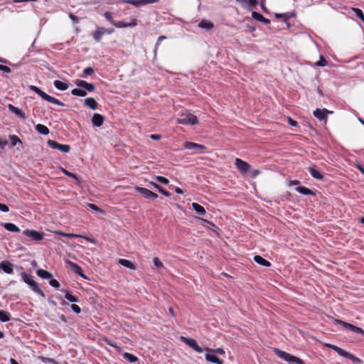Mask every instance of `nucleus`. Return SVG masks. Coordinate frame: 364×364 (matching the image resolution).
I'll use <instances>...</instances> for the list:
<instances>
[{
	"label": "nucleus",
	"mask_w": 364,
	"mask_h": 364,
	"mask_svg": "<svg viewBox=\"0 0 364 364\" xmlns=\"http://www.w3.org/2000/svg\"><path fill=\"white\" fill-rule=\"evenodd\" d=\"M22 280L27 284L29 287L37 294L42 297H45L44 292L40 289L37 282L33 280V277L25 272L21 273Z\"/></svg>",
	"instance_id": "1"
},
{
	"label": "nucleus",
	"mask_w": 364,
	"mask_h": 364,
	"mask_svg": "<svg viewBox=\"0 0 364 364\" xmlns=\"http://www.w3.org/2000/svg\"><path fill=\"white\" fill-rule=\"evenodd\" d=\"M29 89L33 91L34 92H36L37 95H38L40 97H41L43 100H46L50 103H53V104H55V105H57L59 106H65V104L63 102H62L59 100L46 94L45 92H43L42 90H41L40 88H38V87H36L35 85H30Z\"/></svg>",
	"instance_id": "2"
},
{
	"label": "nucleus",
	"mask_w": 364,
	"mask_h": 364,
	"mask_svg": "<svg viewBox=\"0 0 364 364\" xmlns=\"http://www.w3.org/2000/svg\"><path fill=\"white\" fill-rule=\"evenodd\" d=\"M104 16L105 18L109 21L112 24H113L114 26L117 28H127V27H133L136 26V18H131L130 22H124V21H114L113 20L112 14L110 12H105L104 14Z\"/></svg>",
	"instance_id": "3"
},
{
	"label": "nucleus",
	"mask_w": 364,
	"mask_h": 364,
	"mask_svg": "<svg viewBox=\"0 0 364 364\" xmlns=\"http://www.w3.org/2000/svg\"><path fill=\"white\" fill-rule=\"evenodd\" d=\"M324 345H325V346L334 350L341 356L347 358L357 363H360V364L363 363V361L360 358L355 357V355L350 353L349 352H347L346 350H345L335 345H333L331 343H325Z\"/></svg>",
	"instance_id": "4"
},
{
	"label": "nucleus",
	"mask_w": 364,
	"mask_h": 364,
	"mask_svg": "<svg viewBox=\"0 0 364 364\" xmlns=\"http://www.w3.org/2000/svg\"><path fill=\"white\" fill-rule=\"evenodd\" d=\"M324 345H325V346L334 350L341 356L347 358L357 363H360V364L363 363V361L360 358L355 357V355L350 353L349 352H347L346 350H345L335 345H333L331 343H325Z\"/></svg>",
	"instance_id": "5"
},
{
	"label": "nucleus",
	"mask_w": 364,
	"mask_h": 364,
	"mask_svg": "<svg viewBox=\"0 0 364 364\" xmlns=\"http://www.w3.org/2000/svg\"><path fill=\"white\" fill-rule=\"evenodd\" d=\"M177 123L186 125H195L198 123V120L196 115L186 112L180 115L177 119Z\"/></svg>",
	"instance_id": "6"
},
{
	"label": "nucleus",
	"mask_w": 364,
	"mask_h": 364,
	"mask_svg": "<svg viewBox=\"0 0 364 364\" xmlns=\"http://www.w3.org/2000/svg\"><path fill=\"white\" fill-rule=\"evenodd\" d=\"M274 351L278 357H279L280 358L283 359L284 360H285L289 363H295L296 364H304V363L301 359H300L294 355H292L285 351L281 350L277 348H274Z\"/></svg>",
	"instance_id": "7"
},
{
	"label": "nucleus",
	"mask_w": 364,
	"mask_h": 364,
	"mask_svg": "<svg viewBox=\"0 0 364 364\" xmlns=\"http://www.w3.org/2000/svg\"><path fill=\"white\" fill-rule=\"evenodd\" d=\"M180 339L182 342H183L187 346H188L190 348L193 349L196 352H197V353L203 352V348L200 346H199V345L198 344L197 341L195 339L191 338H186L185 336H181Z\"/></svg>",
	"instance_id": "8"
},
{
	"label": "nucleus",
	"mask_w": 364,
	"mask_h": 364,
	"mask_svg": "<svg viewBox=\"0 0 364 364\" xmlns=\"http://www.w3.org/2000/svg\"><path fill=\"white\" fill-rule=\"evenodd\" d=\"M23 234L30 237L32 240L40 241L44 238L45 234L34 230L26 229L23 231Z\"/></svg>",
	"instance_id": "9"
},
{
	"label": "nucleus",
	"mask_w": 364,
	"mask_h": 364,
	"mask_svg": "<svg viewBox=\"0 0 364 364\" xmlns=\"http://www.w3.org/2000/svg\"><path fill=\"white\" fill-rule=\"evenodd\" d=\"M65 265H66V267L69 270L80 275L83 279H87V277L83 274L82 268L78 264H77L71 261L67 260V261H65Z\"/></svg>",
	"instance_id": "10"
},
{
	"label": "nucleus",
	"mask_w": 364,
	"mask_h": 364,
	"mask_svg": "<svg viewBox=\"0 0 364 364\" xmlns=\"http://www.w3.org/2000/svg\"><path fill=\"white\" fill-rule=\"evenodd\" d=\"M135 190L141 196H143L144 198L150 200H156L158 198V195L156 193H153L152 191H149L147 188H141V187H136Z\"/></svg>",
	"instance_id": "11"
},
{
	"label": "nucleus",
	"mask_w": 364,
	"mask_h": 364,
	"mask_svg": "<svg viewBox=\"0 0 364 364\" xmlns=\"http://www.w3.org/2000/svg\"><path fill=\"white\" fill-rule=\"evenodd\" d=\"M48 145L53 149H58L64 153L68 152L70 149V146L69 145L61 144L53 140H48Z\"/></svg>",
	"instance_id": "12"
},
{
	"label": "nucleus",
	"mask_w": 364,
	"mask_h": 364,
	"mask_svg": "<svg viewBox=\"0 0 364 364\" xmlns=\"http://www.w3.org/2000/svg\"><path fill=\"white\" fill-rule=\"evenodd\" d=\"M184 148L192 151L193 153H200L205 149V146L193 142H186L184 144Z\"/></svg>",
	"instance_id": "13"
},
{
	"label": "nucleus",
	"mask_w": 364,
	"mask_h": 364,
	"mask_svg": "<svg viewBox=\"0 0 364 364\" xmlns=\"http://www.w3.org/2000/svg\"><path fill=\"white\" fill-rule=\"evenodd\" d=\"M328 113H332V112L328 111L326 109H321L317 108L316 110L314 111L313 114L316 118H317L320 121H326L327 114Z\"/></svg>",
	"instance_id": "14"
},
{
	"label": "nucleus",
	"mask_w": 364,
	"mask_h": 364,
	"mask_svg": "<svg viewBox=\"0 0 364 364\" xmlns=\"http://www.w3.org/2000/svg\"><path fill=\"white\" fill-rule=\"evenodd\" d=\"M75 85L79 87H81V88H84L86 90H87L88 92H94L95 90V86L92 84V83H89L85 80H77L75 81Z\"/></svg>",
	"instance_id": "15"
},
{
	"label": "nucleus",
	"mask_w": 364,
	"mask_h": 364,
	"mask_svg": "<svg viewBox=\"0 0 364 364\" xmlns=\"http://www.w3.org/2000/svg\"><path fill=\"white\" fill-rule=\"evenodd\" d=\"M57 234L61 235V236H63V237H70V238H73V237H82V238H84L85 240H86L87 241H89L90 242H92V243H96V240L93 238H90V237H88L87 236H84V235H77V234H73V233H65V232H61V231H58L56 232Z\"/></svg>",
	"instance_id": "16"
},
{
	"label": "nucleus",
	"mask_w": 364,
	"mask_h": 364,
	"mask_svg": "<svg viewBox=\"0 0 364 364\" xmlns=\"http://www.w3.org/2000/svg\"><path fill=\"white\" fill-rule=\"evenodd\" d=\"M158 0H122V2L132 4L136 6H140L148 4H151L157 1Z\"/></svg>",
	"instance_id": "17"
},
{
	"label": "nucleus",
	"mask_w": 364,
	"mask_h": 364,
	"mask_svg": "<svg viewBox=\"0 0 364 364\" xmlns=\"http://www.w3.org/2000/svg\"><path fill=\"white\" fill-rule=\"evenodd\" d=\"M1 269L6 274H11L14 269V264L7 260L2 261L1 262Z\"/></svg>",
	"instance_id": "18"
},
{
	"label": "nucleus",
	"mask_w": 364,
	"mask_h": 364,
	"mask_svg": "<svg viewBox=\"0 0 364 364\" xmlns=\"http://www.w3.org/2000/svg\"><path fill=\"white\" fill-rule=\"evenodd\" d=\"M105 121V117L98 113H95L92 117V123L95 127H101Z\"/></svg>",
	"instance_id": "19"
},
{
	"label": "nucleus",
	"mask_w": 364,
	"mask_h": 364,
	"mask_svg": "<svg viewBox=\"0 0 364 364\" xmlns=\"http://www.w3.org/2000/svg\"><path fill=\"white\" fill-rule=\"evenodd\" d=\"M8 109H9L10 112L15 114L16 115L21 117V119H26V114L22 111V109L14 106L11 104L8 105Z\"/></svg>",
	"instance_id": "20"
},
{
	"label": "nucleus",
	"mask_w": 364,
	"mask_h": 364,
	"mask_svg": "<svg viewBox=\"0 0 364 364\" xmlns=\"http://www.w3.org/2000/svg\"><path fill=\"white\" fill-rule=\"evenodd\" d=\"M235 165L242 173H247L250 169V165L245 161H236Z\"/></svg>",
	"instance_id": "21"
},
{
	"label": "nucleus",
	"mask_w": 364,
	"mask_h": 364,
	"mask_svg": "<svg viewBox=\"0 0 364 364\" xmlns=\"http://www.w3.org/2000/svg\"><path fill=\"white\" fill-rule=\"evenodd\" d=\"M106 28L102 27H97V30L93 33L92 36L95 41L100 42L102 36L105 33Z\"/></svg>",
	"instance_id": "22"
},
{
	"label": "nucleus",
	"mask_w": 364,
	"mask_h": 364,
	"mask_svg": "<svg viewBox=\"0 0 364 364\" xmlns=\"http://www.w3.org/2000/svg\"><path fill=\"white\" fill-rule=\"evenodd\" d=\"M205 360L210 363L215 364H224L223 361L218 358L215 355L211 353H205Z\"/></svg>",
	"instance_id": "23"
},
{
	"label": "nucleus",
	"mask_w": 364,
	"mask_h": 364,
	"mask_svg": "<svg viewBox=\"0 0 364 364\" xmlns=\"http://www.w3.org/2000/svg\"><path fill=\"white\" fill-rule=\"evenodd\" d=\"M84 104L85 106L90 107L92 110L97 108L98 104L93 97H87L85 100Z\"/></svg>",
	"instance_id": "24"
},
{
	"label": "nucleus",
	"mask_w": 364,
	"mask_h": 364,
	"mask_svg": "<svg viewBox=\"0 0 364 364\" xmlns=\"http://www.w3.org/2000/svg\"><path fill=\"white\" fill-rule=\"evenodd\" d=\"M252 18H254L258 21H260L264 24L270 23V21L268 18H264L262 14H260L259 13H257L256 11L252 12Z\"/></svg>",
	"instance_id": "25"
},
{
	"label": "nucleus",
	"mask_w": 364,
	"mask_h": 364,
	"mask_svg": "<svg viewBox=\"0 0 364 364\" xmlns=\"http://www.w3.org/2000/svg\"><path fill=\"white\" fill-rule=\"evenodd\" d=\"M254 261L262 265V266H264V267H270L271 266V263L266 260L265 259H264L262 257L259 256V255H255L254 257Z\"/></svg>",
	"instance_id": "26"
},
{
	"label": "nucleus",
	"mask_w": 364,
	"mask_h": 364,
	"mask_svg": "<svg viewBox=\"0 0 364 364\" xmlns=\"http://www.w3.org/2000/svg\"><path fill=\"white\" fill-rule=\"evenodd\" d=\"M36 274L38 277L45 279H50L53 277L52 274L42 269H38Z\"/></svg>",
	"instance_id": "27"
},
{
	"label": "nucleus",
	"mask_w": 364,
	"mask_h": 364,
	"mask_svg": "<svg viewBox=\"0 0 364 364\" xmlns=\"http://www.w3.org/2000/svg\"><path fill=\"white\" fill-rule=\"evenodd\" d=\"M53 85L55 88H57L59 90H62V91L66 90L68 88V83L62 82L60 80H56L53 82Z\"/></svg>",
	"instance_id": "28"
},
{
	"label": "nucleus",
	"mask_w": 364,
	"mask_h": 364,
	"mask_svg": "<svg viewBox=\"0 0 364 364\" xmlns=\"http://www.w3.org/2000/svg\"><path fill=\"white\" fill-rule=\"evenodd\" d=\"M3 226L6 230H8L9 232H20V229L14 223H4L3 225Z\"/></svg>",
	"instance_id": "29"
},
{
	"label": "nucleus",
	"mask_w": 364,
	"mask_h": 364,
	"mask_svg": "<svg viewBox=\"0 0 364 364\" xmlns=\"http://www.w3.org/2000/svg\"><path fill=\"white\" fill-rule=\"evenodd\" d=\"M198 26L206 30H210L213 28L214 24L208 20L203 19L198 24Z\"/></svg>",
	"instance_id": "30"
},
{
	"label": "nucleus",
	"mask_w": 364,
	"mask_h": 364,
	"mask_svg": "<svg viewBox=\"0 0 364 364\" xmlns=\"http://www.w3.org/2000/svg\"><path fill=\"white\" fill-rule=\"evenodd\" d=\"M36 130L39 134H43V135H47L49 134L48 128L46 126L41 124H38L37 125H36Z\"/></svg>",
	"instance_id": "31"
},
{
	"label": "nucleus",
	"mask_w": 364,
	"mask_h": 364,
	"mask_svg": "<svg viewBox=\"0 0 364 364\" xmlns=\"http://www.w3.org/2000/svg\"><path fill=\"white\" fill-rule=\"evenodd\" d=\"M309 172L311 175L316 179L321 180L323 179V175L314 167H309Z\"/></svg>",
	"instance_id": "32"
},
{
	"label": "nucleus",
	"mask_w": 364,
	"mask_h": 364,
	"mask_svg": "<svg viewBox=\"0 0 364 364\" xmlns=\"http://www.w3.org/2000/svg\"><path fill=\"white\" fill-rule=\"evenodd\" d=\"M191 205H192L193 209L197 213H198L200 215H205V208L202 205H199V204H198L196 203H193Z\"/></svg>",
	"instance_id": "33"
},
{
	"label": "nucleus",
	"mask_w": 364,
	"mask_h": 364,
	"mask_svg": "<svg viewBox=\"0 0 364 364\" xmlns=\"http://www.w3.org/2000/svg\"><path fill=\"white\" fill-rule=\"evenodd\" d=\"M119 263L122 265H123L124 267H126L129 269H135V265L134 263H132V262H130L129 260H127V259H120L119 260Z\"/></svg>",
	"instance_id": "34"
},
{
	"label": "nucleus",
	"mask_w": 364,
	"mask_h": 364,
	"mask_svg": "<svg viewBox=\"0 0 364 364\" xmlns=\"http://www.w3.org/2000/svg\"><path fill=\"white\" fill-rule=\"evenodd\" d=\"M296 191H298L299 193H300L303 195H311V196L314 195V193L311 190H310L304 186H299L296 188Z\"/></svg>",
	"instance_id": "35"
},
{
	"label": "nucleus",
	"mask_w": 364,
	"mask_h": 364,
	"mask_svg": "<svg viewBox=\"0 0 364 364\" xmlns=\"http://www.w3.org/2000/svg\"><path fill=\"white\" fill-rule=\"evenodd\" d=\"M11 320V315L9 312L0 310V321L7 322Z\"/></svg>",
	"instance_id": "36"
},
{
	"label": "nucleus",
	"mask_w": 364,
	"mask_h": 364,
	"mask_svg": "<svg viewBox=\"0 0 364 364\" xmlns=\"http://www.w3.org/2000/svg\"><path fill=\"white\" fill-rule=\"evenodd\" d=\"M9 139H10L11 144L12 146H15L18 144H22V141L20 139V138L18 136L15 135V134L10 135L9 136Z\"/></svg>",
	"instance_id": "37"
},
{
	"label": "nucleus",
	"mask_w": 364,
	"mask_h": 364,
	"mask_svg": "<svg viewBox=\"0 0 364 364\" xmlns=\"http://www.w3.org/2000/svg\"><path fill=\"white\" fill-rule=\"evenodd\" d=\"M71 94L74 96L85 97L86 96L87 92L84 90L75 88L72 90Z\"/></svg>",
	"instance_id": "38"
},
{
	"label": "nucleus",
	"mask_w": 364,
	"mask_h": 364,
	"mask_svg": "<svg viewBox=\"0 0 364 364\" xmlns=\"http://www.w3.org/2000/svg\"><path fill=\"white\" fill-rule=\"evenodd\" d=\"M334 321L336 323L341 324L344 328L349 330V331H351L353 326L350 323H346L345 321H341L338 319H335Z\"/></svg>",
	"instance_id": "39"
},
{
	"label": "nucleus",
	"mask_w": 364,
	"mask_h": 364,
	"mask_svg": "<svg viewBox=\"0 0 364 364\" xmlns=\"http://www.w3.org/2000/svg\"><path fill=\"white\" fill-rule=\"evenodd\" d=\"M65 298L70 302H77L78 299L77 297L72 295L68 291L64 290Z\"/></svg>",
	"instance_id": "40"
},
{
	"label": "nucleus",
	"mask_w": 364,
	"mask_h": 364,
	"mask_svg": "<svg viewBox=\"0 0 364 364\" xmlns=\"http://www.w3.org/2000/svg\"><path fill=\"white\" fill-rule=\"evenodd\" d=\"M123 357L124 359L131 363H134L137 360V358L135 355L129 353H124L123 354Z\"/></svg>",
	"instance_id": "41"
},
{
	"label": "nucleus",
	"mask_w": 364,
	"mask_h": 364,
	"mask_svg": "<svg viewBox=\"0 0 364 364\" xmlns=\"http://www.w3.org/2000/svg\"><path fill=\"white\" fill-rule=\"evenodd\" d=\"M274 16L277 18H284V20H287L291 17H293L295 16L294 13H292L291 14L289 15L288 14H279L275 13Z\"/></svg>",
	"instance_id": "42"
},
{
	"label": "nucleus",
	"mask_w": 364,
	"mask_h": 364,
	"mask_svg": "<svg viewBox=\"0 0 364 364\" xmlns=\"http://www.w3.org/2000/svg\"><path fill=\"white\" fill-rule=\"evenodd\" d=\"M237 3L240 4H243L246 2V0H235ZM248 1V4L250 7H255L257 5L258 1L257 0H247Z\"/></svg>",
	"instance_id": "43"
},
{
	"label": "nucleus",
	"mask_w": 364,
	"mask_h": 364,
	"mask_svg": "<svg viewBox=\"0 0 364 364\" xmlns=\"http://www.w3.org/2000/svg\"><path fill=\"white\" fill-rule=\"evenodd\" d=\"M205 350L207 351L215 353H218V354H220V355H224L225 353V350L223 348H215V349H212V348H206Z\"/></svg>",
	"instance_id": "44"
},
{
	"label": "nucleus",
	"mask_w": 364,
	"mask_h": 364,
	"mask_svg": "<svg viewBox=\"0 0 364 364\" xmlns=\"http://www.w3.org/2000/svg\"><path fill=\"white\" fill-rule=\"evenodd\" d=\"M353 11L355 12V14H356V16L360 18L361 19L362 21H364V15H363V11H361V9H358V8H353Z\"/></svg>",
	"instance_id": "45"
},
{
	"label": "nucleus",
	"mask_w": 364,
	"mask_h": 364,
	"mask_svg": "<svg viewBox=\"0 0 364 364\" xmlns=\"http://www.w3.org/2000/svg\"><path fill=\"white\" fill-rule=\"evenodd\" d=\"M63 171L68 176L72 177L73 179H76V184L80 185V180L78 179V178L77 177L76 175H75L74 173H70L65 169H63Z\"/></svg>",
	"instance_id": "46"
},
{
	"label": "nucleus",
	"mask_w": 364,
	"mask_h": 364,
	"mask_svg": "<svg viewBox=\"0 0 364 364\" xmlns=\"http://www.w3.org/2000/svg\"><path fill=\"white\" fill-rule=\"evenodd\" d=\"M167 311H168V314L170 315V316L173 319H175L176 318V313L174 311L173 306L172 305H168L167 306Z\"/></svg>",
	"instance_id": "47"
},
{
	"label": "nucleus",
	"mask_w": 364,
	"mask_h": 364,
	"mask_svg": "<svg viewBox=\"0 0 364 364\" xmlns=\"http://www.w3.org/2000/svg\"><path fill=\"white\" fill-rule=\"evenodd\" d=\"M316 65L318 67H323L327 65V60L324 58V57L321 56L320 60L316 63Z\"/></svg>",
	"instance_id": "48"
},
{
	"label": "nucleus",
	"mask_w": 364,
	"mask_h": 364,
	"mask_svg": "<svg viewBox=\"0 0 364 364\" xmlns=\"http://www.w3.org/2000/svg\"><path fill=\"white\" fill-rule=\"evenodd\" d=\"M93 73H94V70L91 67H87V68H85L84 70H83L84 77H86L87 75H92Z\"/></svg>",
	"instance_id": "49"
},
{
	"label": "nucleus",
	"mask_w": 364,
	"mask_h": 364,
	"mask_svg": "<svg viewBox=\"0 0 364 364\" xmlns=\"http://www.w3.org/2000/svg\"><path fill=\"white\" fill-rule=\"evenodd\" d=\"M49 284L51 287L54 288H59L60 287V283L55 279H51L49 282Z\"/></svg>",
	"instance_id": "50"
},
{
	"label": "nucleus",
	"mask_w": 364,
	"mask_h": 364,
	"mask_svg": "<svg viewBox=\"0 0 364 364\" xmlns=\"http://www.w3.org/2000/svg\"><path fill=\"white\" fill-rule=\"evenodd\" d=\"M87 206L92 209V210H95L96 212H99V213H103V210H102L101 209H100L95 204H92V203H89L87 205Z\"/></svg>",
	"instance_id": "51"
},
{
	"label": "nucleus",
	"mask_w": 364,
	"mask_h": 364,
	"mask_svg": "<svg viewBox=\"0 0 364 364\" xmlns=\"http://www.w3.org/2000/svg\"><path fill=\"white\" fill-rule=\"evenodd\" d=\"M351 331H354V332H355L357 333H360V334L364 335V331L362 328H359V327L353 326V328H352Z\"/></svg>",
	"instance_id": "52"
},
{
	"label": "nucleus",
	"mask_w": 364,
	"mask_h": 364,
	"mask_svg": "<svg viewBox=\"0 0 364 364\" xmlns=\"http://www.w3.org/2000/svg\"><path fill=\"white\" fill-rule=\"evenodd\" d=\"M0 70L3 71L6 73H10L11 72V70L10 68H9L6 65H1L0 64Z\"/></svg>",
	"instance_id": "53"
},
{
	"label": "nucleus",
	"mask_w": 364,
	"mask_h": 364,
	"mask_svg": "<svg viewBox=\"0 0 364 364\" xmlns=\"http://www.w3.org/2000/svg\"><path fill=\"white\" fill-rule=\"evenodd\" d=\"M287 122H288L289 124L291 126H293V127L298 126V122L289 117H288V118H287Z\"/></svg>",
	"instance_id": "54"
},
{
	"label": "nucleus",
	"mask_w": 364,
	"mask_h": 364,
	"mask_svg": "<svg viewBox=\"0 0 364 364\" xmlns=\"http://www.w3.org/2000/svg\"><path fill=\"white\" fill-rule=\"evenodd\" d=\"M71 309L76 314H80L81 312V309L76 304H72Z\"/></svg>",
	"instance_id": "55"
},
{
	"label": "nucleus",
	"mask_w": 364,
	"mask_h": 364,
	"mask_svg": "<svg viewBox=\"0 0 364 364\" xmlns=\"http://www.w3.org/2000/svg\"><path fill=\"white\" fill-rule=\"evenodd\" d=\"M9 208L6 205L0 203V211L4 212V213H7V212H9Z\"/></svg>",
	"instance_id": "56"
},
{
	"label": "nucleus",
	"mask_w": 364,
	"mask_h": 364,
	"mask_svg": "<svg viewBox=\"0 0 364 364\" xmlns=\"http://www.w3.org/2000/svg\"><path fill=\"white\" fill-rule=\"evenodd\" d=\"M8 144V141L6 140H3L0 138V148L4 149L5 146Z\"/></svg>",
	"instance_id": "57"
},
{
	"label": "nucleus",
	"mask_w": 364,
	"mask_h": 364,
	"mask_svg": "<svg viewBox=\"0 0 364 364\" xmlns=\"http://www.w3.org/2000/svg\"><path fill=\"white\" fill-rule=\"evenodd\" d=\"M70 18L75 23H77L78 22V18L77 16H75V15H73V14H70Z\"/></svg>",
	"instance_id": "58"
},
{
	"label": "nucleus",
	"mask_w": 364,
	"mask_h": 364,
	"mask_svg": "<svg viewBox=\"0 0 364 364\" xmlns=\"http://www.w3.org/2000/svg\"><path fill=\"white\" fill-rule=\"evenodd\" d=\"M300 182L297 180L290 181L289 183V186L299 185Z\"/></svg>",
	"instance_id": "59"
},
{
	"label": "nucleus",
	"mask_w": 364,
	"mask_h": 364,
	"mask_svg": "<svg viewBox=\"0 0 364 364\" xmlns=\"http://www.w3.org/2000/svg\"><path fill=\"white\" fill-rule=\"evenodd\" d=\"M161 183L168 184V180L164 177L161 176Z\"/></svg>",
	"instance_id": "60"
},
{
	"label": "nucleus",
	"mask_w": 364,
	"mask_h": 364,
	"mask_svg": "<svg viewBox=\"0 0 364 364\" xmlns=\"http://www.w3.org/2000/svg\"><path fill=\"white\" fill-rule=\"evenodd\" d=\"M161 193H162L163 195H164L166 196H170V193L167 191L164 190L161 188Z\"/></svg>",
	"instance_id": "61"
},
{
	"label": "nucleus",
	"mask_w": 364,
	"mask_h": 364,
	"mask_svg": "<svg viewBox=\"0 0 364 364\" xmlns=\"http://www.w3.org/2000/svg\"><path fill=\"white\" fill-rule=\"evenodd\" d=\"M150 138L154 140H159V134H151L150 136Z\"/></svg>",
	"instance_id": "62"
},
{
	"label": "nucleus",
	"mask_w": 364,
	"mask_h": 364,
	"mask_svg": "<svg viewBox=\"0 0 364 364\" xmlns=\"http://www.w3.org/2000/svg\"><path fill=\"white\" fill-rule=\"evenodd\" d=\"M175 191L176 193L178 194H182L183 192V190L180 188H175Z\"/></svg>",
	"instance_id": "63"
},
{
	"label": "nucleus",
	"mask_w": 364,
	"mask_h": 364,
	"mask_svg": "<svg viewBox=\"0 0 364 364\" xmlns=\"http://www.w3.org/2000/svg\"><path fill=\"white\" fill-rule=\"evenodd\" d=\"M358 168L360 170V171L364 174V168L359 164L357 165Z\"/></svg>",
	"instance_id": "64"
}]
</instances>
